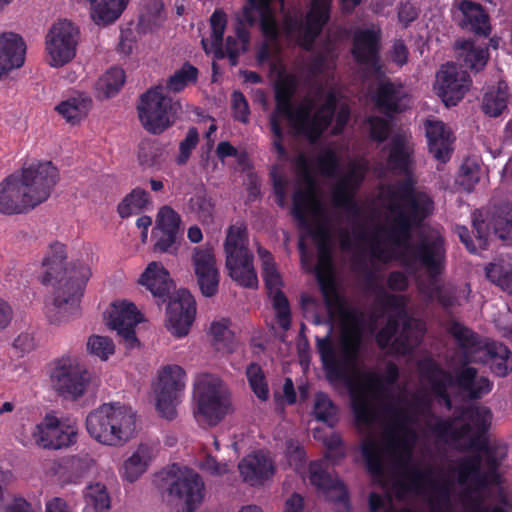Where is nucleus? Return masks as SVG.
Returning <instances> with one entry per match:
<instances>
[{"mask_svg": "<svg viewBox=\"0 0 512 512\" xmlns=\"http://www.w3.org/2000/svg\"><path fill=\"white\" fill-rule=\"evenodd\" d=\"M508 87L499 83L496 89L486 92L483 96L481 109L489 117H498L507 110Z\"/></svg>", "mask_w": 512, "mask_h": 512, "instance_id": "c03bdc74", "label": "nucleus"}, {"mask_svg": "<svg viewBox=\"0 0 512 512\" xmlns=\"http://www.w3.org/2000/svg\"><path fill=\"white\" fill-rule=\"evenodd\" d=\"M318 172L326 177H332L338 171L339 159L336 152L332 149H326L320 153L315 160Z\"/></svg>", "mask_w": 512, "mask_h": 512, "instance_id": "680f3d73", "label": "nucleus"}, {"mask_svg": "<svg viewBox=\"0 0 512 512\" xmlns=\"http://www.w3.org/2000/svg\"><path fill=\"white\" fill-rule=\"evenodd\" d=\"M192 261L201 293L206 297L214 296L218 291L219 272L212 250L202 247L195 248Z\"/></svg>", "mask_w": 512, "mask_h": 512, "instance_id": "bb28decb", "label": "nucleus"}, {"mask_svg": "<svg viewBox=\"0 0 512 512\" xmlns=\"http://www.w3.org/2000/svg\"><path fill=\"white\" fill-rule=\"evenodd\" d=\"M185 370L179 365H167L163 368L159 383L155 389L156 408L160 415L173 420L176 415V406L181 401L185 388Z\"/></svg>", "mask_w": 512, "mask_h": 512, "instance_id": "4468645a", "label": "nucleus"}, {"mask_svg": "<svg viewBox=\"0 0 512 512\" xmlns=\"http://www.w3.org/2000/svg\"><path fill=\"white\" fill-rule=\"evenodd\" d=\"M453 19L460 28L475 35L487 37L491 33L489 14L480 3L472 0H456Z\"/></svg>", "mask_w": 512, "mask_h": 512, "instance_id": "5701e85b", "label": "nucleus"}, {"mask_svg": "<svg viewBox=\"0 0 512 512\" xmlns=\"http://www.w3.org/2000/svg\"><path fill=\"white\" fill-rule=\"evenodd\" d=\"M87 350L91 355L106 361L111 355L114 354L115 345L112 339L109 337L92 335L88 338Z\"/></svg>", "mask_w": 512, "mask_h": 512, "instance_id": "13d9d810", "label": "nucleus"}, {"mask_svg": "<svg viewBox=\"0 0 512 512\" xmlns=\"http://www.w3.org/2000/svg\"><path fill=\"white\" fill-rule=\"evenodd\" d=\"M362 178L355 180L354 174L342 178L332 192V203L336 208L343 209L352 217H360L361 208L355 201V192Z\"/></svg>", "mask_w": 512, "mask_h": 512, "instance_id": "f704fd0d", "label": "nucleus"}, {"mask_svg": "<svg viewBox=\"0 0 512 512\" xmlns=\"http://www.w3.org/2000/svg\"><path fill=\"white\" fill-rule=\"evenodd\" d=\"M420 374L425 379L433 395L443 402L447 409L452 408L448 387L453 386V375L444 370L434 359L426 358L419 363Z\"/></svg>", "mask_w": 512, "mask_h": 512, "instance_id": "cd10ccee", "label": "nucleus"}, {"mask_svg": "<svg viewBox=\"0 0 512 512\" xmlns=\"http://www.w3.org/2000/svg\"><path fill=\"white\" fill-rule=\"evenodd\" d=\"M313 415L316 420L327 424L329 427H334L339 420L338 407L323 392H319L315 396Z\"/></svg>", "mask_w": 512, "mask_h": 512, "instance_id": "8fccbe9b", "label": "nucleus"}, {"mask_svg": "<svg viewBox=\"0 0 512 512\" xmlns=\"http://www.w3.org/2000/svg\"><path fill=\"white\" fill-rule=\"evenodd\" d=\"M153 456V446L146 443H141L136 451L124 462V479L130 483L136 481L147 470Z\"/></svg>", "mask_w": 512, "mask_h": 512, "instance_id": "58836bf2", "label": "nucleus"}, {"mask_svg": "<svg viewBox=\"0 0 512 512\" xmlns=\"http://www.w3.org/2000/svg\"><path fill=\"white\" fill-rule=\"evenodd\" d=\"M298 81L293 74L281 78L274 86L276 113L286 118L299 133L312 116L315 107L313 99H305L296 109L293 108L292 99L297 91Z\"/></svg>", "mask_w": 512, "mask_h": 512, "instance_id": "f8f14e48", "label": "nucleus"}, {"mask_svg": "<svg viewBox=\"0 0 512 512\" xmlns=\"http://www.w3.org/2000/svg\"><path fill=\"white\" fill-rule=\"evenodd\" d=\"M91 105L92 100L89 97L84 94H78L77 96L60 102L55 110L62 115L67 122L75 124L87 115Z\"/></svg>", "mask_w": 512, "mask_h": 512, "instance_id": "79ce46f5", "label": "nucleus"}, {"mask_svg": "<svg viewBox=\"0 0 512 512\" xmlns=\"http://www.w3.org/2000/svg\"><path fill=\"white\" fill-rule=\"evenodd\" d=\"M84 499L83 512H106L110 509V497L104 484L89 485L85 490Z\"/></svg>", "mask_w": 512, "mask_h": 512, "instance_id": "49530a36", "label": "nucleus"}, {"mask_svg": "<svg viewBox=\"0 0 512 512\" xmlns=\"http://www.w3.org/2000/svg\"><path fill=\"white\" fill-rule=\"evenodd\" d=\"M196 303L191 293L180 289L177 298L169 301L167 306L168 329L177 337L186 336L194 321Z\"/></svg>", "mask_w": 512, "mask_h": 512, "instance_id": "b1692460", "label": "nucleus"}, {"mask_svg": "<svg viewBox=\"0 0 512 512\" xmlns=\"http://www.w3.org/2000/svg\"><path fill=\"white\" fill-rule=\"evenodd\" d=\"M198 69L185 62L182 67L174 72L167 81L165 88L168 92L179 93L183 91L190 84H194L198 80Z\"/></svg>", "mask_w": 512, "mask_h": 512, "instance_id": "de8ad7c7", "label": "nucleus"}, {"mask_svg": "<svg viewBox=\"0 0 512 512\" xmlns=\"http://www.w3.org/2000/svg\"><path fill=\"white\" fill-rule=\"evenodd\" d=\"M482 167L474 158H466L462 162L458 174L459 185L467 192H471L480 181Z\"/></svg>", "mask_w": 512, "mask_h": 512, "instance_id": "864d4df0", "label": "nucleus"}, {"mask_svg": "<svg viewBox=\"0 0 512 512\" xmlns=\"http://www.w3.org/2000/svg\"><path fill=\"white\" fill-rule=\"evenodd\" d=\"M311 237L318 250L317 278L324 299L330 322L339 319L338 357L331 338V331L324 337H315L316 350L320 356L322 367L329 380L344 379L348 371L354 369L359 361L363 345V314L347 305L343 296L337 291L331 281H324L321 267L331 265V234L327 225L319 224L310 231Z\"/></svg>", "mask_w": 512, "mask_h": 512, "instance_id": "f257e3e1", "label": "nucleus"}, {"mask_svg": "<svg viewBox=\"0 0 512 512\" xmlns=\"http://www.w3.org/2000/svg\"><path fill=\"white\" fill-rule=\"evenodd\" d=\"M199 143V132L196 127H190L186 133L185 138L179 143V154L176 157V163L178 165H185L192 151L197 147Z\"/></svg>", "mask_w": 512, "mask_h": 512, "instance_id": "052dcab7", "label": "nucleus"}, {"mask_svg": "<svg viewBox=\"0 0 512 512\" xmlns=\"http://www.w3.org/2000/svg\"><path fill=\"white\" fill-rule=\"evenodd\" d=\"M381 34L373 29H359L352 38L351 54L354 60L374 70L380 69Z\"/></svg>", "mask_w": 512, "mask_h": 512, "instance_id": "a878e982", "label": "nucleus"}, {"mask_svg": "<svg viewBox=\"0 0 512 512\" xmlns=\"http://www.w3.org/2000/svg\"><path fill=\"white\" fill-rule=\"evenodd\" d=\"M415 179H404L396 184L394 196L401 202L393 226L387 231L390 242L402 248L394 259L410 275L425 269L429 279L436 281L445 268V247L442 238H421L410 243L411 232L433 212L434 202L424 191L415 188Z\"/></svg>", "mask_w": 512, "mask_h": 512, "instance_id": "f03ea898", "label": "nucleus"}, {"mask_svg": "<svg viewBox=\"0 0 512 512\" xmlns=\"http://www.w3.org/2000/svg\"><path fill=\"white\" fill-rule=\"evenodd\" d=\"M376 108L386 116L404 112L408 107V94L400 83L381 82L373 96Z\"/></svg>", "mask_w": 512, "mask_h": 512, "instance_id": "c85d7f7f", "label": "nucleus"}, {"mask_svg": "<svg viewBox=\"0 0 512 512\" xmlns=\"http://www.w3.org/2000/svg\"><path fill=\"white\" fill-rule=\"evenodd\" d=\"M125 72L120 67L110 68L99 80L98 87L107 97H112L125 83Z\"/></svg>", "mask_w": 512, "mask_h": 512, "instance_id": "6e6d98bb", "label": "nucleus"}, {"mask_svg": "<svg viewBox=\"0 0 512 512\" xmlns=\"http://www.w3.org/2000/svg\"><path fill=\"white\" fill-rule=\"evenodd\" d=\"M48 375L54 390L61 396L76 400L84 395L90 376L77 357L62 355L48 365Z\"/></svg>", "mask_w": 512, "mask_h": 512, "instance_id": "9d476101", "label": "nucleus"}, {"mask_svg": "<svg viewBox=\"0 0 512 512\" xmlns=\"http://www.w3.org/2000/svg\"><path fill=\"white\" fill-rule=\"evenodd\" d=\"M243 481L250 486H260L274 474V465L263 451L244 457L238 465Z\"/></svg>", "mask_w": 512, "mask_h": 512, "instance_id": "c756f323", "label": "nucleus"}, {"mask_svg": "<svg viewBox=\"0 0 512 512\" xmlns=\"http://www.w3.org/2000/svg\"><path fill=\"white\" fill-rule=\"evenodd\" d=\"M309 473L311 484L324 492L336 490L341 486V482L337 479H333L332 476L322 468L321 464L317 462L310 463Z\"/></svg>", "mask_w": 512, "mask_h": 512, "instance_id": "4d7b16f0", "label": "nucleus"}, {"mask_svg": "<svg viewBox=\"0 0 512 512\" xmlns=\"http://www.w3.org/2000/svg\"><path fill=\"white\" fill-rule=\"evenodd\" d=\"M458 52V60L463 68L474 72L482 70L488 60V52L486 49L475 45L471 40L458 42L456 46Z\"/></svg>", "mask_w": 512, "mask_h": 512, "instance_id": "ea45409f", "label": "nucleus"}, {"mask_svg": "<svg viewBox=\"0 0 512 512\" xmlns=\"http://www.w3.org/2000/svg\"><path fill=\"white\" fill-rule=\"evenodd\" d=\"M485 465L487 466V471H482L481 458L479 455L462 458L457 467L459 484L463 485L470 481L475 491L483 490L489 484H498L499 461L495 455L488 450L486 451Z\"/></svg>", "mask_w": 512, "mask_h": 512, "instance_id": "a211bd4d", "label": "nucleus"}, {"mask_svg": "<svg viewBox=\"0 0 512 512\" xmlns=\"http://www.w3.org/2000/svg\"><path fill=\"white\" fill-rule=\"evenodd\" d=\"M156 238L154 251L161 253H176L178 241L182 238L181 217L170 206L159 209L156 226L153 232Z\"/></svg>", "mask_w": 512, "mask_h": 512, "instance_id": "412c9836", "label": "nucleus"}, {"mask_svg": "<svg viewBox=\"0 0 512 512\" xmlns=\"http://www.w3.org/2000/svg\"><path fill=\"white\" fill-rule=\"evenodd\" d=\"M194 398L197 406L195 416L198 420L203 419L209 425H216L227 414L230 401L221 381L210 374L196 377Z\"/></svg>", "mask_w": 512, "mask_h": 512, "instance_id": "1a4fd4ad", "label": "nucleus"}, {"mask_svg": "<svg viewBox=\"0 0 512 512\" xmlns=\"http://www.w3.org/2000/svg\"><path fill=\"white\" fill-rule=\"evenodd\" d=\"M412 330L411 319L402 321L401 330L398 336L395 332L383 326L376 334V343L380 349L390 347L396 353L405 354L411 348L413 341L411 340L410 333Z\"/></svg>", "mask_w": 512, "mask_h": 512, "instance_id": "e433bc0d", "label": "nucleus"}, {"mask_svg": "<svg viewBox=\"0 0 512 512\" xmlns=\"http://www.w3.org/2000/svg\"><path fill=\"white\" fill-rule=\"evenodd\" d=\"M365 384L357 390H351V409L355 425L358 428H370L378 420L377 408L368 396V391L373 392L376 399L389 398V385L382 376L376 372H368L363 375Z\"/></svg>", "mask_w": 512, "mask_h": 512, "instance_id": "9b49d317", "label": "nucleus"}, {"mask_svg": "<svg viewBox=\"0 0 512 512\" xmlns=\"http://www.w3.org/2000/svg\"><path fill=\"white\" fill-rule=\"evenodd\" d=\"M428 149L437 161L446 163L449 161L453 151L450 136L428 142Z\"/></svg>", "mask_w": 512, "mask_h": 512, "instance_id": "338daca9", "label": "nucleus"}, {"mask_svg": "<svg viewBox=\"0 0 512 512\" xmlns=\"http://www.w3.org/2000/svg\"><path fill=\"white\" fill-rule=\"evenodd\" d=\"M273 294V307L280 327L287 330L291 325V309L289 301L283 291H275Z\"/></svg>", "mask_w": 512, "mask_h": 512, "instance_id": "bf43d9fd", "label": "nucleus"}, {"mask_svg": "<svg viewBox=\"0 0 512 512\" xmlns=\"http://www.w3.org/2000/svg\"><path fill=\"white\" fill-rule=\"evenodd\" d=\"M139 283L146 286L152 295L162 302L170 299L171 290L174 288L169 272L158 262L148 264L139 279Z\"/></svg>", "mask_w": 512, "mask_h": 512, "instance_id": "72a5a7b5", "label": "nucleus"}, {"mask_svg": "<svg viewBox=\"0 0 512 512\" xmlns=\"http://www.w3.org/2000/svg\"><path fill=\"white\" fill-rule=\"evenodd\" d=\"M224 250L229 276L242 287H257L258 279L253 266V254L248 249L247 229L243 224L229 227Z\"/></svg>", "mask_w": 512, "mask_h": 512, "instance_id": "0eeeda50", "label": "nucleus"}, {"mask_svg": "<svg viewBox=\"0 0 512 512\" xmlns=\"http://www.w3.org/2000/svg\"><path fill=\"white\" fill-rule=\"evenodd\" d=\"M211 40L215 47H221L227 26V15L222 9H215L210 16Z\"/></svg>", "mask_w": 512, "mask_h": 512, "instance_id": "e2e57ef3", "label": "nucleus"}, {"mask_svg": "<svg viewBox=\"0 0 512 512\" xmlns=\"http://www.w3.org/2000/svg\"><path fill=\"white\" fill-rule=\"evenodd\" d=\"M464 416L467 422L461 427L463 434L474 431L484 434L488 431L491 421V412L486 407H472L466 409Z\"/></svg>", "mask_w": 512, "mask_h": 512, "instance_id": "a18cd8bd", "label": "nucleus"}, {"mask_svg": "<svg viewBox=\"0 0 512 512\" xmlns=\"http://www.w3.org/2000/svg\"><path fill=\"white\" fill-rule=\"evenodd\" d=\"M135 412L120 403L103 404L86 417V429L97 442L120 446L135 432Z\"/></svg>", "mask_w": 512, "mask_h": 512, "instance_id": "39448f33", "label": "nucleus"}, {"mask_svg": "<svg viewBox=\"0 0 512 512\" xmlns=\"http://www.w3.org/2000/svg\"><path fill=\"white\" fill-rule=\"evenodd\" d=\"M333 0H310L308 11L305 14L304 22L295 21L299 35L297 44L304 51L313 50L316 39L321 35L325 26L331 19Z\"/></svg>", "mask_w": 512, "mask_h": 512, "instance_id": "f3484780", "label": "nucleus"}, {"mask_svg": "<svg viewBox=\"0 0 512 512\" xmlns=\"http://www.w3.org/2000/svg\"><path fill=\"white\" fill-rule=\"evenodd\" d=\"M26 45L22 37L9 32L0 35V78L25 61Z\"/></svg>", "mask_w": 512, "mask_h": 512, "instance_id": "2f4dec72", "label": "nucleus"}, {"mask_svg": "<svg viewBox=\"0 0 512 512\" xmlns=\"http://www.w3.org/2000/svg\"><path fill=\"white\" fill-rule=\"evenodd\" d=\"M316 200L310 192L297 189L292 195L291 215L298 221L301 228L309 227L308 213Z\"/></svg>", "mask_w": 512, "mask_h": 512, "instance_id": "09e8293b", "label": "nucleus"}, {"mask_svg": "<svg viewBox=\"0 0 512 512\" xmlns=\"http://www.w3.org/2000/svg\"><path fill=\"white\" fill-rule=\"evenodd\" d=\"M384 412L393 418V422L399 432L391 433L386 439V450L397 458V464L402 469L401 477L394 483L398 493L416 492L420 493L424 486L432 483L431 468H419L410 463L411 444L407 440L408 435L414 432L406 426L411 421L406 411L400 409L392 402L383 403Z\"/></svg>", "mask_w": 512, "mask_h": 512, "instance_id": "20e7f679", "label": "nucleus"}, {"mask_svg": "<svg viewBox=\"0 0 512 512\" xmlns=\"http://www.w3.org/2000/svg\"><path fill=\"white\" fill-rule=\"evenodd\" d=\"M449 332L466 357L477 352L483 353L484 344L480 336L470 328L459 322H453Z\"/></svg>", "mask_w": 512, "mask_h": 512, "instance_id": "a19ab883", "label": "nucleus"}, {"mask_svg": "<svg viewBox=\"0 0 512 512\" xmlns=\"http://www.w3.org/2000/svg\"><path fill=\"white\" fill-rule=\"evenodd\" d=\"M35 442L45 449H62L76 442L77 430L73 425L61 422L56 416L47 414L33 431Z\"/></svg>", "mask_w": 512, "mask_h": 512, "instance_id": "6ab92c4d", "label": "nucleus"}, {"mask_svg": "<svg viewBox=\"0 0 512 512\" xmlns=\"http://www.w3.org/2000/svg\"><path fill=\"white\" fill-rule=\"evenodd\" d=\"M34 206L26 194L17 173L7 176L0 182V213L4 215L25 214Z\"/></svg>", "mask_w": 512, "mask_h": 512, "instance_id": "393cba45", "label": "nucleus"}, {"mask_svg": "<svg viewBox=\"0 0 512 512\" xmlns=\"http://www.w3.org/2000/svg\"><path fill=\"white\" fill-rule=\"evenodd\" d=\"M472 80L454 63L442 65L437 73V94L446 106H455L468 91Z\"/></svg>", "mask_w": 512, "mask_h": 512, "instance_id": "aec40b11", "label": "nucleus"}, {"mask_svg": "<svg viewBox=\"0 0 512 512\" xmlns=\"http://www.w3.org/2000/svg\"><path fill=\"white\" fill-rule=\"evenodd\" d=\"M16 173L34 208L48 200L60 179L59 171L51 161H38Z\"/></svg>", "mask_w": 512, "mask_h": 512, "instance_id": "ddd939ff", "label": "nucleus"}, {"mask_svg": "<svg viewBox=\"0 0 512 512\" xmlns=\"http://www.w3.org/2000/svg\"><path fill=\"white\" fill-rule=\"evenodd\" d=\"M141 319L142 315L134 303L122 301L119 304H113L108 325L112 330L117 331L127 349H133L139 346L135 327Z\"/></svg>", "mask_w": 512, "mask_h": 512, "instance_id": "4be33fe9", "label": "nucleus"}, {"mask_svg": "<svg viewBox=\"0 0 512 512\" xmlns=\"http://www.w3.org/2000/svg\"><path fill=\"white\" fill-rule=\"evenodd\" d=\"M485 274L488 280L512 295V269H507L502 263H489Z\"/></svg>", "mask_w": 512, "mask_h": 512, "instance_id": "5fc2aeb1", "label": "nucleus"}, {"mask_svg": "<svg viewBox=\"0 0 512 512\" xmlns=\"http://www.w3.org/2000/svg\"><path fill=\"white\" fill-rule=\"evenodd\" d=\"M387 167L404 179H414L413 177V149L400 137L395 136L388 147Z\"/></svg>", "mask_w": 512, "mask_h": 512, "instance_id": "473e14b6", "label": "nucleus"}, {"mask_svg": "<svg viewBox=\"0 0 512 512\" xmlns=\"http://www.w3.org/2000/svg\"><path fill=\"white\" fill-rule=\"evenodd\" d=\"M151 204L149 193L140 188H134L118 204L117 211L122 219L130 217L132 214H138L145 210Z\"/></svg>", "mask_w": 512, "mask_h": 512, "instance_id": "37998d69", "label": "nucleus"}, {"mask_svg": "<svg viewBox=\"0 0 512 512\" xmlns=\"http://www.w3.org/2000/svg\"><path fill=\"white\" fill-rule=\"evenodd\" d=\"M95 461L89 454L72 456L67 462V469L76 481L84 477L94 466Z\"/></svg>", "mask_w": 512, "mask_h": 512, "instance_id": "0e129e2a", "label": "nucleus"}, {"mask_svg": "<svg viewBox=\"0 0 512 512\" xmlns=\"http://www.w3.org/2000/svg\"><path fill=\"white\" fill-rule=\"evenodd\" d=\"M65 245L52 243L43 259L45 268L41 282L54 287L51 302L45 303V314L50 323L68 321L79 314L80 300L87 281L91 276L90 268L83 262H75L67 267Z\"/></svg>", "mask_w": 512, "mask_h": 512, "instance_id": "7ed1b4c3", "label": "nucleus"}, {"mask_svg": "<svg viewBox=\"0 0 512 512\" xmlns=\"http://www.w3.org/2000/svg\"><path fill=\"white\" fill-rule=\"evenodd\" d=\"M79 30L67 20L55 23L46 36V50L49 64L61 67L70 62L76 55Z\"/></svg>", "mask_w": 512, "mask_h": 512, "instance_id": "dca6fc26", "label": "nucleus"}, {"mask_svg": "<svg viewBox=\"0 0 512 512\" xmlns=\"http://www.w3.org/2000/svg\"><path fill=\"white\" fill-rule=\"evenodd\" d=\"M260 30L263 36L270 41H277L279 38L278 24L275 19L271 3L260 16Z\"/></svg>", "mask_w": 512, "mask_h": 512, "instance_id": "69168bd1", "label": "nucleus"}, {"mask_svg": "<svg viewBox=\"0 0 512 512\" xmlns=\"http://www.w3.org/2000/svg\"><path fill=\"white\" fill-rule=\"evenodd\" d=\"M482 354L483 361L496 376L504 377L512 371L511 351L504 344L497 341L486 342Z\"/></svg>", "mask_w": 512, "mask_h": 512, "instance_id": "4c0bfd02", "label": "nucleus"}, {"mask_svg": "<svg viewBox=\"0 0 512 512\" xmlns=\"http://www.w3.org/2000/svg\"><path fill=\"white\" fill-rule=\"evenodd\" d=\"M245 375L249 386L256 397L261 401L269 398V387L262 367L252 362L246 367Z\"/></svg>", "mask_w": 512, "mask_h": 512, "instance_id": "603ef678", "label": "nucleus"}, {"mask_svg": "<svg viewBox=\"0 0 512 512\" xmlns=\"http://www.w3.org/2000/svg\"><path fill=\"white\" fill-rule=\"evenodd\" d=\"M154 484L185 503L186 512H194L204 497V482L198 473L172 464L155 474Z\"/></svg>", "mask_w": 512, "mask_h": 512, "instance_id": "423d86ee", "label": "nucleus"}, {"mask_svg": "<svg viewBox=\"0 0 512 512\" xmlns=\"http://www.w3.org/2000/svg\"><path fill=\"white\" fill-rule=\"evenodd\" d=\"M338 100L334 93L326 95L324 102L312 114L311 118L301 129L299 134L306 136L310 141H315L330 127L337 109Z\"/></svg>", "mask_w": 512, "mask_h": 512, "instance_id": "7c9ffc66", "label": "nucleus"}, {"mask_svg": "<svg viewBox=\"0 0 512 512\" xmlns=\"http://www.w3.org/2000/svg\"><path fill=\"white\" fill-rule=\"evenodd\" d=\"M473 228L481 250L487 248L490 230H493L498 238L512 241V202L494 205L485 218H479L474 214Z\"/></svg>", "mask_w": 512, "mask_h": 512, "instance_id": "2eb2a0df", "label": "nucleus"}, {"mask_svg": "<svg viewBox=\"0 0 512 512\" xmlns=\"http://www.w3.org/2000/svg\"><path fill=\"white\" fill-rule=\"evenodd\" d=\"M376 303L383 309L394 312L387 318V322L384 326L395 332L400 333L401 321L409 319L406 315V298L403 295L392 294L383 287H379L376 292Z\"/></svg>", "mask_w": 512, "mask_h": 512, "instance_id": "c9c22d12", "label": "nucleus"}, {"mask_svg": "<svg viewBox=\"0 0 512 512\" xmlns=\"http://www.w3.org/2000/svg\"><path fill=\"white\" fill-rule=\"evenodd\" d=\"M361 451L368 472L377 478L384 476V465L378 443L373 439L365 440L361 445Z\"/></svg>", "mask_w": 512, "mask_h": 512, "instance_id": "3c124183", "label": "nucleus"}, {"mask_svg": "<svg viewBox=\"0 0 512 512\" xmlns=\"http://www.w3.org/2000/svg\"><path fill=\"white\" fill-rule=\"evenodd\" d=\"M180 109V104L164 96L162 87L151 88L140 97L137 105L139 120L146 131L161 134L172 126Z\"/></svg>", "mask_w": 512, "mask_h": 512, "instance_id": "6e6552de", "label": "nucleus"}, {"mask_svg": "<svg viewBox=\"0 0 512 512\" xmlns=\"http://www.w3.org/2000/svg\"><path fill=\"white\" fill-rule=\"evenodd\" d=\"M232 109L235 120L247 123L249 120L250 109L244 94L240 91H234L232 94Z\"/></svg>", "mask_w": 512, "mask_h": 512, "instance_id": "774afa93", "label": "nucleus"}]
</instances>
